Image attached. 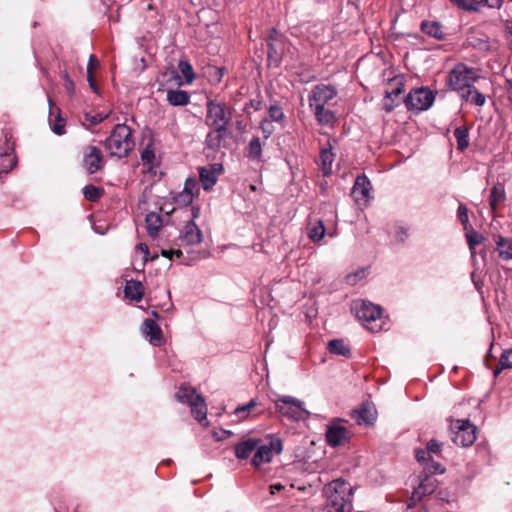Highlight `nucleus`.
Masks as SVG:
<instances>
[{
    "label": "nucleus",
    "instance_id": "nucleus-31",
    "mask_svg": "<svg viewBox=\"0 0 512 512\" xmlns=\"http://www.w3.org/2000/svg\"><path fill=\"white\" fill-rule=\"evenodd\" d=\"M16 163L15 155L12 150L2 151L0 149V172H8Z\"/></svg>",
    "mask_w": 512,
    "mask_h": 512
},
{
    "label": "nucleus",
    "instance_id": "nucleus-60",
    "mask_svg": "<svg viewBox=\"0 0 512 512\" xmlns=\"http://www.w3.org/2000/svg\"><path fill=\"white\" fill-rule=\"evenodd\" d=\"M272 51H274V47L272 44H269V55H271Z\"/></svg>",
    "mask_w": 512,
    "mask_h": 512
},
{
    "label": "nucleus",
    "instance_id": "nucleus-52",
    "mask_svg": "<svg viewBox=\"0 0 512 512\" xmlns=\"http://www.w3.org/2000/svg\"><path fill=\"white\" fill-rule=\"evenodd\" d=\"M269 113H270V117L276 121L281 120L284 115L282 109L277 106H271Z\"/></svg>",
    "mask_w": 512,
    "mask_h": 512
},
{
    "label": "nucleus",
    "instance_id": "nucleus-1",
    "mask_svg": "<svg viewBox=\"0 0 512 512\" xmlns=\"http://www.w3.org/2000/svg\"><path fill=\"white\" fill-rule=\"evenodd\" d=\"M325 512H351L352 487L343 480H334L323 488Z\"/></svg>",
    "mask_w": 512,
    "mask_h": 512
},
{
    "label": "nucleus",
    "instance_id": "nucleus-62",
    "mask_svg": "<svg viewBox=\"0 0 512 512\" xmlns=\"http://www.w3.org/2000/svg\"><path fill=\"white\" fill-rule=\"evenodd\" d=\"M510 88H511V100H512V81L510 82Z\"/></svg>",
    "mask_w": 512,
    "mask_h": 512
},
{
    "label": "nucleus",
    "instance_id": "nucleus-21",
    "mask_svg": "<svg viewBox=\"0 0 512 512\" xmlns=\"http://www.w3.org/2000/svg\"><path fill=\"white\" fill-rule=\"evenodd\" d=\"M496 250L498 255L503 260L512 259V238H505L497 236L495 239Z\"/></svg>",
    "mask_w": 512,
    "mask_h": 512
},
{
    "label": "nucleus",
    "instance_id": "nucleus-23",
    "mask_svg": "<svg viewBox=\"0 0 512 512\" xmlns=\"http://www.w3.org/2000/svg\"><path fill=\"white\" fill-rule=\"evenodd\" d=\"M125 296L133 301H140L143 297V286L139 281H128L124 288Z\"/></svg>",
    "mask_w": 512,
    "mask_h": 512
},
{
    "label": "nucleus",
    "instance_id": "nucleus-36",
    "mask_svg": "<svg viewBox=\"0 0 512 512\" xmlns=\"http://www.w3.org/2000/svg\"><path fill=\"white\" fill-rule=\"evenodd\" d=\"M312 109L314 110L315 116L319 123L324 125H331L335 121L334 114L330 110L325 109V107Z\"/></svg>",
    "mask_w": 512,
    "mask_h": 512
},
{
    "label": "nucleus",
    "instance_id": "nucleus-59",
    "mask_svg": "<svg viewBox=\"0 0 512 512\" xmlns=\"http://www.w3.org/2000/svg\"><path fill=\"white\" fill-rule=\"evenodd\" d=\"M66 80H67V84H66V87L68 90L72 91L73 88H74V84L73 82L68 78V76L66 75Z\"/></svg>",
    "mask_w": 512,
    "mask_h": 512
},
{
    "label": "nucleus",
    "instance_id": "nucleus-50",
    "mask_svg": "<svg viewBox=\"0 0 512 512\" xmlns=\"http://www.w3.org/2000/svg\"><path fill=\"white\" fill-rule=\"evenodd\" d=\"M426 449L430 452L431 456H433V454L439 455L441 452V445L436 440L432 439L427 443Z\"/></svg>",
    "mask_w": 512,
    "mask_h": 512
},
{
    "label": "nucleus",
    "instance_id": "nucleus-56",
    "mask_svg": "<svg viewBox=\"0 0 512 512\" xmlns=\"http://www.w3.org/2000/svg\"><path fill=\"white\" fill-rule=\"evenodd\" d=\"M506 37L512 46V22H509L506 27Z\"/></svg>",
    "mask_w": 512,
    "mask_h": 512
},
{
    "label": "nucleus",
    "instance_id": "nucleus-32",
    "mask_svg": "<svg viewBox=\"0 0 512 512\" xmlns=\"http://www.w3.org/2000/svg\"><path fill=\"white\" fill-rule=\"evenodd\" d=\"M204 75L212 85L219 84L224 76V69L217 66H207Z\"/></svg>",
    "mask_w": 512,
    "mask_h": 512
},
{
    "label": "nucleus",
    "instance_id": "nucleus-10",
    "mask_svg": "<svg viewBox=\"0 0 512 512\" xmlns=\"http://www.w3.org/2000/svg\"><path fill=\"white\" fill-rule=\"evenodd\" d=\"M336 94V89L331 85H316L311 92L309 105L311 108L325 107V105L332 100Z\"/></svg>",
    "mask_w": 512,
    "mask_h": 512
},
{
    "label": "nucleus",
    "instance_id": "nucleus-58",
    "mask_svg": "<svg viewBox=\"0 0 512 512\" xmlns=\"http://www.w3.org/2000/svg\"><path fill=\"white\" fill-rule=\"evenodd\" d=\"M94 62H97V60L95 59V57L93 55L90 56V59H89V63H88V67H90V73H92V69L94 67Z\"/></svg>",
    "mask_w": 512,
    "mask_h": 512
},
{
    "label": "nucleus",
    "instance_id": "nucleus-63",
    "mask_svg": "<svg viewBox=\"0 0 512 512\" xmlns=\"http://www.w3.org/2000/svg\"><path fill=\"white\" fill-rule=\"evenodd\" d=\"M50 114H51V115H53V114H54L53 109H52V107H51V106H50Z\"/></svg>",
    "mask_w": 512,
    "mask_h": 512
},
{
    "label": "nucleus",
    "instance_id": "nucleus-49",
    "mask_svg": "<svg viewBox=\"0 0 512 512\" xmlns=\"http://www.w3.org/2000/svg\"><path fill=\"white\" fill-rule=\"evenodd\" d=\"M458 218L461 223L464 225V229L467 230V226L469 224L468 211L465 205L460 204L458 207Z\"/></svg>",
    "mask_w": 512,
    "mask_h": 512
},
{
    "label": "nucleus",
    "instance_id": "nucleus-22",
    "mask_svg": "<svg viewBox=\"0 0 512 512\" xmlns=\"http://www.w3.org/2000/svg\"><path fill=\"white\" fill-rule=\"evenodd\" d=\"M506 199V193L504 185L501 183H496L492 189L490 194V207L493 211H495L500 203H503Z\"/></svg>",
    "mask_w": 512,
    "mask_h": 512
},
{
    "label": "nucleus",
    "instance_id": "nucleus-46",
    "mask_svg": "<svg viewBox=\"0 0 512 512\" xmlns=\"http://www.w3.org/2000/svg\"><path fill=\"white\" fill-rule=\"evenodd\" d=\"M136 257H140L141 265L143 266L148 261L149 248L146 244L140 243L136 247Z\"/></svg>",
    "mask_w": 512,
    "mask_h": 512
},
{
    "label": "nucleus",
    "instance_id": "nucleus-54",
    "mask_svg": "<svg viewBox=\"0 0 512 512\" xmlns=\"http://www.w3.org/2000/svg\"><path fill=\"white\" fill-rule=\"evenodd\" d=\"M162 255L167 258H172L173 256L180 257L182 255L181 250L179 249H170V250H162Z\"/></svg>",
    "mask_w": 512,
    "mask_h": 512
},
{
    "label": "nucleus",
    "instance_id": "nucleus-9",
    "mask_svg": "<svg viewBox=\"0 0 512 512\" xmlns=\"http://www.w3.org/2000/svg\"><path fill=\"white\" fill-rule=\"evenodd\" d=\"M455 435L453 441L455 444L467 447L476 440V427L468 420H457L453 426Z\"/></svg>",
    "mask_w": 512,
    "mask_h": 512
},
{
    "label": "nucleus",
    "instance_id": "nucleus-39",
    "mask_svg": "<svg viewBox=\"0 0 512 512\" xmlns=\"http://www.w3.org/2000/svg\"><path fill=\"white\" fill-rule=\"evenodd\" d=\"M178 67L185 78L186 83L191 84L195 79V74L191 64L187 61H179Z\"/></svg>",
    "mask_w": 512,
    "mask_h": 512
},
{
    "label": "nucleus",
    "instance_id": "nucleus-30",
    "mask_svg": "<svg viewBox=\"0 0 512 512\" xmlns=\"http://www.w3.org/2000/svg\"><path fill=\"white\" fill-rule=\"evenodd\" d=\"M421 29L427 35L437 39H442L444 36L442 26L435 21H424L421 25Z\"/></svg>",
    "mask_w": 512,
    "mask_h": 512
},
{
    "label": "nucleus",
    "instance_id": "nucleus-5",
    "mask_svg": "<svg viewBox=\"0 0 512 512\" xmlns=\"http://www.w3.org/2000/svg\"><path fill=\"white\" fill-rule=\"evenodd\" d=\"M479 78L477 70L465 64H457L449 73V86L452 90L462 95L473 86Z\"/></svg>",
    "mask_w": 512,
    "mask_h": 512
},
{
    "label": "nucleus",
    "instance_id": "nucleus-25",
    "mask_svg": "<svg viewBox=\"0 0 512 512\" xmlns=\"http://www.w3.org/2000/svg\"><path fill=\"white\" fill-rule=\"evenodd\" d=\"M396 88L387 91L384 99V107L386 111H391L394 108V98H398L403 93L404 88L401 79H395Z\"/></svg>",
    "mask_w": 512,
    "mask_h": 512
},
{
    "label": "nucleus",
    "instance_id": "nucleus-11",
    "mask_svg": "<svg viewBox=\"0 0 512 512\" xmlns=\"http://www.w3.org/2000/svg\"><path fill=\"white\" fill-rule=\"evenodd\" d=\"M352 311L359 320L367 323L375 321L381 315V308L379 306L364 300L355 301Z\"/></svg>",
    "mask_w": 512,
    "mask_h": 512
},
{
    "label": "nucleus",
    "instance_id": "nucleus-13",
    "mask_svg": "<svg viewBox=\"0 0 512 512\" xmlns=\"http://www.w3.org/2000/svg\"><path fill=\"white\" fill-rule=\"evenodd\" d=\"M198 193L199 188L196 179L187 178L182 191L175 194L173 200L178 206H187L193 202Z\"/></svg>",
    "mask_w": 512,
    "mask_h": 512
},
{
    "label": "nucleus",
    "instance_id": "nucleus-17",
    "mask_svg": "<svg viewBox=\"0 0 512 512\" xmlns=\"http://www.w3.org/2000/svg\"><path fill=\"white\" fill-rule=\"evenodd\" d=\"M142 333L152 345L158 346L161 344L162 332L160 327L154 320H144L142 325Z\"/></svg>",
    "mask_w": 512,
    "mask_h": 512
},
{
    "label": "nucleus",
    "instance_id": "nucleus-35",
    "mask_svg": "<svg viewBox=\"0 0 512 512\" xmlns=\"http://www.w3.org/2000/svg\"><path fill=\"white\" fill-rule=\"evenodd\" d=\"M321 166L322 171L325 175H328L332 172V164L334 162V154L331 149H323L321 151Z\"/></svg>",
    "mask_w": 512,
    "mask_h": 512
},
{
    "label": "nucleus",
    "instance_id": "nucleus-48",
    "mask_svg": "<svg viewBox=\"0 0 512 512\" xmlns=\"http://www.w3.org/2000/svg\"><path fill=\"white\" fill-rule=\"evenodd\" d=\"M109 112L107 113H97V114H94V115H90V114H86L85 115V120L87 122H89L91 125H97L99 123H101L102 121H104L106 118H108L109 116Z\"/></svg>",
    "mask_w": 512,
    "mask_h": 512
},
{
    "label": "nucleus",
    "instance_id": "nucleus-6",
    "mask_svg": "<svg viewBox=\"0 0 512 512\" xmlns=\"http://www.w3.org/2000/svg\"><path fill=\"white\" fill-rule=\"evenodd\" d=\"M282 450L283 444L281 439L269 435L263 444L258 443L252 458V465L260 467L263 464L270 463L275 455L282 453Z\"/></svg>",
    "mask_w": 512,
    "mask_h": 512
},
{
    "label": "nucleus",
    "instance_id": "nucleus-7",
    "mask_svg": "<svg viewBox=\"0 0 512 512\" xmlns=\"http://www.w3.org/2000/svg\"><path fill=\"white\" fill-rule=\"evenodd\" d=\"M276 409L284 416L299 420L308 416L304 403L291 396H280L275 400Z\"/></svg>",
    "mask_w": 512,
    "mask_h": 512
},
{
    "label": "nucleus",
    "instance_id": "nucleus-19",
    "mask_svg": "<svg viewBox=\"0 0 512 512\" xmlns=\"http://www.w3.org/2000/svg\"><path fill=\"white\" fill-rule=\"evenodd\" d=\"M181 243L184 245H196L202 241V234L194 222H188L180 235Z\"/></svg>",
    "mask_w": 512,
    "mask_h": 512
},
{
    "label": "nucleus",
    "instance_id": "nucleus-51",
    "mask_svg": "<svg viewBox=\"0 0 512 512\" xmlns=\"http://www.w3.org/2000/svg\"><path fill=\"white\" fill-rule=\"evenodd\" d=\"M453 4L464 10H475L474 4H471L468 0H450Z\"/></svg>",
    "mask_w": 512,
    "mask_h": 512
},
{
    "label": "nucleus",
    "instance_id": "nucleus-41",
    "mask_svg": "<svg viewBox=\"0 0 512 512\" xmlns=\"http://www.w3.org/2000/svg\"><path fill=\"white\" fill-rule=\"evenodd\" d=\"M102 193H103V190L101 188H99V187L94 186V185H86L83 188L84 197L87 200H90V201L97 200L98 198L101 197Z\"/></svg>",
    "mask_w": 512,
    "mask_h": 512
},
{
    "label": "nucleus",
    "instance_id": "nucleus-34",
    "mask_svg": "<svg viewBox=\"0 0 512 512\" xmlns=\"http://www.w3.org/2000/svg\"><path fill=\"white\" fill-rule=\"evenodd\" d=\"M325 235V227L321 220L311 223L308 227V237L313 242H318L323 239Z\"/></svg>",
    "mask_w": 512,
    "mask_h": 512
},
{
    "label": "nucleus",
    "instance_id": "nucleus-47",
    "mask_svg": "<svg viewBox=\"0 0 512 512\" xmlns=\"http://www.w3.org/2000/svg\"><path fill=\"white\" fill-rule=\"evenodd\" d=\"M471 4H474V9L476 10L480 5H486L491 8H499L502 4V0H468Z\"/></svg>",
    "mask_w": 512,
    "mask_h": 512
},
{
    "label": "nucleus",
    "instance_id": "nucleus-29",
    "mask_svg": "<svg viewBox=\"0 0 512 512\" xmlns=\"http://www.w3.org/2000/svg\"><path fill=\"white\" fill-rule=\"evenodd\" d=\"M257 402L252 399L247 404L237 407L233 411V415L238 421H245L250 418L251 412L257 407Z\"/></svg>",
    "mask_w": 512,
    "mask_h": 512
},
{
    "label": "nucleus",
    "instance_id": "nucleus-2",
    "mask_svg": "<svg viewBox=\"0 0 512 512\" xmlns=\"http://www.w3.org/2000/svg\"><path fill=\"white\" fill-rule=\"evenodd\" d=\"M105 147L111 156L125 157L134 147L132 131L126 124H117L105 141Z\"/></svg>",
    "mask_w": 512,
    "mask_h": 512
},
{
    "label": "nucleus",
    "instance_id": "nucleus-44",
    "mask_svg": "<svg viewBox=\"0 0 512 512\" xmlns=\"http://www.w3.org/2000/svg\"><path fill=\"white\" fill-rule=\"evenodd\" d=\"M433 491V485L421 483L412 493V500L419 501L426 493Z\"/></svg>",
    "mask_w": 512,
    "mask_h": 512
},
{
    "label": "nucleus",
    "instance_id": "nucleus-42",
    "mask_svg": "<svg viewBox=\"0 0 512 512\" xmlns=\"http://www.w3.org/2000/svg\"><path fill=\"white\" fill-rule=\"evenodd\" d=\"M455 137L457 139L458 149L463 151L468 147V133L465 129L457 128L455 130Z\"/></svg>",
    "mask_w": 512,
    "mask_h": 512
},
{
    "label": "nucleus",
    "instance_id": "nucleus-3",
    "mask_svg": "<svg viewBox=\"0 0 512 512\" xmlns=\"http://www.w3.org/2000/svg\"><path fill=\"white\" fill-rule=\"evenodd\" d=\"M231 119V113L223 103L216 101L207 102L206 124L217 132V145L224 137Z\"/></svg>",
    "mask_w": 512,
    "mask_h": 512
},
{
    "label": "nucleus",
    "instance_id": "nucleus-14",
    "mask_svg": "<svg viewBox=\"0 0 512 512\" xmlns=\"http://www.w3.org/2000/svg\"><path fill=\"white\" fill-rule=\"evenodd\" d=\"M371 183L365 176H358L352 189V196L359 206H366L370 200Z\"/></svg>",
    "mask_w": 512,
    "mask_h": 512
},
{
    "label": "nucleus",
    "instance_id": "nucleus-40",
    "mask_svg": "<svg viewBox=\"0 0 512 512\" xmlns=\"http://www.w3.org/2000/svg\"><path fill=\"white\" fill-rule=\"evenodd\" d=\"M141 160L144 164L148 165L149 167H152L156 160V155L154 148L152 145H147L142 153H141Z\"/></svg>",
    "mask_w": 512,
    "mask_h": 512
},
{
    "label": "nucleus",
    "instance_id": "nucleus-15",
    "mask_svg": "<svg viewBox=\"0 0 512 512\" xmlns=\"http://www.w3.org/2000/svg\"><path fill=\"white\" fill-rule=\"evenodd\" d=\"M223 172L220 163H214L199 170L200 181L204 190H210L217 182L219 175Z\"/></svg>",
    "mask_w": 512,
    "mask_h": 512
},
{
    "label": "nucleus",
    "instance_id": "nucleus-37",
    "mask_svg": "<svg viewBox=\"0 0 512 512\" xmlns=\"http://www.w3.org/2000/svg\"><path fill=\"white\" fill-rule=\"evenodd\" d=\"M328 349L331 353L343 356H347L350 353L348 346L340 339L331 340L328 344Z\"/></svg>",
    "mask_w": 512,
    "mask_h": 512
},
{
    "label": "nucleus",
    "instance_id": "nucleus-61",
    "mask_svg": "<svg viewBox=\"0 0 512 512\" xmlns=\"http://www.w3.org/2000/svg\"><path fill=\"white\" fill-rule=\"evenodd\" d=\"M211 137H212V134H211V133H209V134L207 135V142H209V139H210Z\"/></svg>",
    "mask_w": 512,
    "mask_h": 512
},
{
    "label": "nucleus",
    "instance_id": "nucleus-16",
    "mask_svg": "<svg viewBox=\"0 0 512 512\" xmlns=\"http://www.w3.org/2000/svg\"><path fill=\"white\" fill-rule=\"evenodd\" d=\"M103 163V155L99 148L96 146H88L84 153L83 165L88 173L93 174L97 172Z\"/></svg>",
    "mask_w": 512,
    "mask_h": 512
},
{
    "label": "nucleus",
    "instance_id": "nucleus-43",
    "mask_svg": "<svg viewBox=\"0 0 512 512\" xmlns=\"http://www.w3.org/2000/svg\"><path fill=\"white\" fill-rule=\"evenodd\" d=\"M467 242L470 250H474L475 247L484 241V236L475 231H469L466 233Z\"/></svg>",
    "mask_w": 512,
    "mask_h": 512
},
{
    "label": "nucleus",
    "instance_id": "nucleus-38",
    "mask_svg": "<svg viewBox=\"0 0 512 512\" xmlns=\"http://www.w3.org/2000/svg\"><path fill=\"white\" fill-rule=\"evenodd\" d=\"M512 368V349H506L502 352L500 358L498 367L495 370V375L500 373V371L504 369H510Z\"/></svg>",
    "mask_w": 512,
    "mask_h": 512
},
{
    "label": "nucleus",
    "instance_id": "nucleus-27",
    "mask_svg": "<svg viewBox=\"0 0 512 512\" xmlns=\"http://www.w3.org/2000/svg\"><path fill=\"white\" fill-rule=\"evenodd\" d=\"M247 157L252 161L260 162L262 159V144L259 137H253L247 146Z\"/></svg>",
    "mask_w": 512,
    "mask_h": 512
},
{
    "label": "nucleus",
    "instance_id": "nucleus-55",
    "mask_svg": "<svg viewBox=\"0 0 512 512\" xmlns=\"http://www.w3.org/2000/svg\"><path fill=\"white\" fill-rule=\"evenodd\" d=\"M87 80L89 82V85L91 87V89L95 92H97V88H96V85H95V82L93 80V76H92V73H90V67L87 68Z\"/></svg>",
    "mask_w": 512,
    "mask_h": 512
},
{
    "label": "nucleus",
    "instance_id": "nucleus-8",
    "mask_svg": "<svg viewBox=\"0 0 512 512\" xmlns=\"http://www.w3.org/2000/svg\"><path fill=\"white\" fill-rule=\"evenodd\" d=\"M435 96L428 88H417L409 92L405 98L408 110L421 112L429 109L434 103Z\"/></svg>",
    "mask_w": 512,
    "mask_h": 512
},
{
    "label": "nucleus",
    "instance_id": "nucleus-28",
    "mask_svg": "<svg viewBox=\"0 0 512 512\" xmlns=\"http://www.w3.org/2000/svg\"><path fill=\"white\" fill-rule=\"evenodd\" d=\"M460 97L466 102H470L477 106H483L486 103V97L473 86L460 95Z\"/></svg>",
    "mask_w": 512,
    "mask_h": 512
},
{
    "label": "nucleus",
    "instance_id": "nucleus-26",
    "mask_svg": "<svg viewBox=\"0 0 512 512\" xmlns=\"http://www.w3.org/2000/svg\"><path fill=\"white\" fill-rule=\"evenodd\" d=\"M167 101L173 106H183L189 103L190 96L184 90H169L167 92Z\"/></svg>",
    "mask_w": 512,
    "mask_h": 512
},
{
    "label": "nucleus",
    "instance_id": "nucleus-57",
    "mask_svg": "<svg viewBox=\"0 0 512 512\" xmlns=\"http://www.w3.org/2000/svg\"><path fill=\"white\" fill-rule=\"evenodd\" d=\"M284 487L277 483L270 486V490L272 494H276L277 492L281 491Z\"/></svg>",
    "mask_w": 512,
    "mask_h": 512
},
{
    "label": "nucleus",
    "instance_id": "nucleus-4",
    "mask_svg": "<svg viewBox=\"0 0 512 512\" xmlns=\"http://www.w3.org/2000/svg\"><path fill=\"white\" fill-rule=\"evenodd\" d=\"M175 397L177 401L188 404L191 407V412L199 423L204 426L208 425L205 401L201 395L196 393L194 388L182 386L177 391Z\"/></svg>",
    "mask_w": 512,
    "mask_h": 512
},
{
    "label": "nucleus",
    "instance_id": "nucleus-53",
    "mask_svg": "<svg viewBox=\"0 0 512 512\" xmlns=\"http://www.w3.org/2000/svg\"><path fill=\"white\" fill-rule=\"evenodd\" d=\"M261 129L264 133L265 139H267L273 132V126L268 120H263L261 122Z\"/></svg>",
    "mask_w": 512,
    "mask_h": 512
},
{
    "label": "nucleus",
    "instance_id": "nucleus-33",
    "mask_svg": "<svg viewBox=\"0 0 512 512\" xmlns=\"http://www.w3.org/2000/svg\"><path fill=\"white\" fill-rule=\"evenodd\" d=\"M147 232L150 236H155L162 226V219L156 213H149L145 219Z\"/></svg>",
    "mask_w": 512,
    "mask_h": 512
},
{
    "label": "nucleus",
    "instance_id": "nucleus-45",
    "mask_svg": "<svg viewBox=\"0 0 512 512\" xmlns=\"http://www.w3.org/2000/svg\"><path fill=\"white\" fill-rule=\"evenodd\" d=\"M52 130L54 131V133L58 135H62L65 133V123L64 120L60 117V113L58 110L52 123Z\"/></svg>",
    "mask_w": 512,
    "mask_h": 512
},
{
    "label": "nucleus",
    "instance_id": "nucleus-20",
    "mask_svg": "<svg viewBox=\"0 0 512 512\" xmlns=\"http://www.w3.org/2000/svg\"><path fill=\"white\" fill-rule=\"evenodd\" d=\"M376 415L377 412L374 406L365 404L354 412L353 417L359 425H372L376 420Z\"/></svg>",
    "mask_w": 512,
    "mask_h": 512
},
{
    "label": "nucleus",
    "instance_id": "nucleus-24",
    "mask_svg": "<svg viewBox=\"0 0 512 512\" xmlns=\"http://www.w3.org/2000/svg\"><path fill=\"white\" fill-rule=\"evenodd\" d=\"M258 440L249 439L241 442L235 448L236 457L239 459H247L250 454L256 449Z\"/></svg>",
    "mask_w": 512,
    "mask_h": 512
},
{
    "label": "nucleus",
    "instance_id": "nucleus-18",
    "mask_svg": "<svg viewBox=\"0 0 512 512\" xmlns=\"http://www.w3.org/2000/svg\"><path fill=\"white\" fill-rule=\"evenodd\" d=\"M416 459L430 473L442 474L445 471V469L442 467L441 464L433 461V456L430 455V452L427 449L417 450L416 451Z\"/></svg>",
    "mask_w": 512,
    "mask_h": 512
},
{
    "label": "nucleus",
    "instance_id": "nucleus-12",
    "mask_svg": "<svg viewBox=\"0 0 512 512\" xmlns=\"http://www.w3.org/2000/svg\"><path fill=\"white\" fill-rule=\"evenodd\" d=\"M326 441L331 447L345 445L351 438V433L341 424L333 423L326 429Z\"/></svg>",
    "mask_w": 512,
    "mask_h": 512
}]
</instances>
